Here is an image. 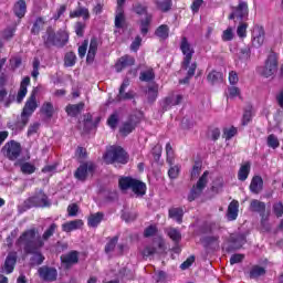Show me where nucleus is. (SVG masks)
<instances>
[{"mask_svg":"<svg viewBox=\"0 0 283 283\" xmlns=\"http://www.w3.org/2000/svg\"><path fill=\"white\" fill-rule=\"evenodd\" d=\"M251 211H255L256 213H261V224L262 227H266V222H269V216L264 214L266 211V205L260 200H252L250 203Z\"/></svg>","mask_w":283,"mask_h":283,"instance_id":"obj_11","label":"nucleus"},{"mask_svg":"<svg viewBox=\"0 0 283 283\" xmlns=\"http://www.w3.org/2000/svg\"><path fill=\"white\" fill-rule=\"evenodd\" d=\"M96 52H98V39L92 38L88 52L86 55V62L87 63H94V59H96Z\"/></svg>","mask_w":283,"mask_h":283,"instance_id":"obj_18","label":"nucleus"},{"mask_svg":"<svg viewBox=\"0 0 283 283\" xmlns=\"http://www.w3.org/2000/svg\"><path fill=\"white\" fill-rule=\"evenodd\" d=\"M122 218L125 222H134L138 218V213L136 211H127L122 214Z\"/></svg>","mask_w":283,"mask_h":283,"instance_id":"obj_49","label":"nucleus"},{"mask_svg":"<svg viewBox=\"0 0 283 283\" xmlns=\"http://www.w3.org/2000/svg\"><path fill=\"white\" fill-rule=\"evenodd\" d=\"M41 112L46 118H52V116H54V105L50 102H45L41 107Z\"/></svg>","mask_w":283,"mask_h":283,"instance_id":"obj_36","label":"nucleus"},{"mask_svg":"<svg viewBox=\"0 0 283 283\" xmlns=\"http://www.w3.org/2000/svg\"><path fill=\"white\" fill-rule=\"evenodd\" d=\"M2 154L9 160H17L21 156V144L11 140L2 147Z\"/></svg>","mask_w":283,"mask_h":283,"instance_id":"obj_8","label":"nucleus"},{"mask_svg":"<svg viewBox=\"0 0 283 283\" xmlns=\"http://www.w3.org/2000/svg\"><path fill=\"white\" fill-rule=\"evenodd\" d=\"M247 28H249V24L242 22L239 24L237 29V34L240 36V39H244L247 36Z\"/></svg>","mask_w":283,"mask_h":283,"instance_id":"obj_54","label":"nucleus"},{"mask_svg":"<svg viewBox=\"0 0 283 283\" xmlns=\"http://www.w3.org/2000/svg\"><path fill=\"white\" fill-rule=\"evenodd\" d=\"M107 125L111 129H116L118 125V113H114L108 117Z\"/></svg>","mask_w":283,"mask_h":283,"instance_id":"obj_50","label":"nucleus"},{"mask_svg":"<svg viewBox=\"0 0 283 283\" xmlns=\"http://www.w3.org/2000/svg\"><path fill=\"white\" fill-rule=\"evenodd\" d=\"M167 235L172 240V242H179L182 240V234H180V231L176 228H169L167 230Z\"/></svg>","mask_w":283,"mask_h":283,"instance_id":"obj_40","label":"nucleus"},{"mask_svg":"<svg viewBox=\"0 0 283 283\" xmlns=\"http://www.w3.org/2000/svg\"><path fill=\"white\" fill-rule=\"evenodd\" d=\"M273 210H274L275 216H277V218H282V216H283V205H282V202L275 203L273 206Z\"/></svg>","mask_w":283,"mask_h":283,"instance_id":"obj_64","label":"nucleus"},{"mask_svg":"<svg viewBox=\"0 0 283 283\" xmlns=\"http://www.w3.org/2000/svg\"><path fill=\"white\" fill-rule=\"evenodd\" d=\"M139 78L140 81H144L146 83L149 81H154L155 78L154 70L149 69L147 71L142 72Z\"/></svg>","mask_w":283,"mask_h":283,"instance_id":"obj_46","label":"nucleus"},{"mask_svg":"<svg viewBox=\"0 0 283 283\" xmlns=\"http://www.w3.org/2000/svg\"><path fill=\"white\" fill-rule=\"evenodd\" d=\"M155 34L159 39H169V27L167 24H161L157 28Z\"/></svg>","mask_w":283,"mask_h":283,"instance_id":"obj_39","label":"nucleus"},{"mask_svg":"<svg viewBox=\"0 0 283 283\" xmlns=\"http://www.w3.org/2000/svg\"><path fill=\"white\" fill-rule=\"evenodd\" d=\"M179 175H180V166H172L168 170V176L169 178H171V180H176V178H178Z\"/></svg>","mask_w":283,"mask_h":283,"instance_id":"obj_56","label":"nucleus"},{"mask_svg":"<svg viewBox=\"0 0 283 283\" xmlns=\"http://www.w3.org/2000/svg\"><path fill=\"white\" fill-rule=\"evenodd\" d=\"M14 32H17V29L14 28H7L3 32H2V36L4 39H12L14 36Z\"/></svg>","mask_w":283,"mask_h":283,"instance_id":"obj_62","label":"nucleus"},{"mask_svg":"<svg viewBox=\"0 0 283 283\" xmlns=\"http://www.w3.org/2000/svg\"><path fill=\"white\" fill-rule=\"evenodd\" d=\"M116 244H118V237H114L113 239H111L106 247H105V251L107 253H112V251H114V249H116Z\"/></svg>","mask_w":283,"mask_h":283,"instance_id":"obj_52","label":"nucleus"},{"mask_svg":"<svg viewBox=\"0 0 283 283\" xmlns=\"http://www.w3.org/2000/svg\"><path fill=\"white\" fill-rule=\"evenodd\" d=\"M276 73L277 59H275V55H270L265 62V65L259 69V74H261V76H264V78H270V76H273Z\"/></svg>","mask_w":283,"mask_h":283,"instance_id":"obj_9","label":"nucleus"},{"mask_svg":"<svg viewBox=\"0 0 283 283\" xmlns=\"http://www.w3.org/2000/svg\"><path fill=\"white\" fill-rule=\"evenodd\" d=\"M36 107H39V104L36 103V91H33L23 107L21 122L15 124L17 132H21L25 128V125H28V122L30 120V115L36 112Z\"/></svg>","mask_w":283,"mask_h":283,"instance_id":"obj_3","label":"nucleus"},{"mask_svg":"<svg viewBox=\"0 0 283 283\" xmlns=\"http://www.w3.org/2000/svg\"><path fill=\"white\" fill-rule=\"evenodd\" d=\"M33 256H32V262L33 264H43V260H45V256H43V254H41L39 252V250L35 252V253H31Z\"/></svg>","mask_w":283,"mask_h":283,"instance_id":"obj_58","label":"nucleus"},{"mask_svg":"<svg viewBox=\"0 0 283 283\" xmlns=\"http://www.w3.org/2000/svg\"><path fill=\"white\" fill-rule=\"evenodd\" d=\"M85 107V104L80 103V104H69L65 108V112L69 116H78L81 112H83V108Z\"/></svg>","mask_w":283,"mask_h":283,"instance_id":"obj_24","label":"nucleus"},{"mask_svg":"<svg viewBox=\"0 0 283 283\" xmlns=\"http://www.w3.org/2000/svg\"><path fill=\"white\" fill-rule=\"evenodd\" d=\"M56 229H59V226L56 223H52L42 234L41 240L42 242H48L52 235L56 232Z\"/></svg>","mask_w":283,"mask_h":283,"instance_id":"obj_34","label":"nucleus"},{"mask_svg":"<svg viewBox=\"0 0 283 283\" xmlns=\"http://www.w3.org/2000/svg\"><path fill=\"white\" fill-rule=\"evenodd\" d=\"M17 247L23 249L24 253H36L45 247V242L41 239L39 229L30 228L24 230L17 240Z\"/></svg>","mask_w":283,"mask_h":283,"instance_id":"obj_1","label":"nucleus"},{"mask_svg":"<svg viewBox=\"0 0 283 283\" xmlns=\"http://www.w3.org/2000/svg\"><path fill=\"white\" fill-rule=\"evenodd\" d=\"M157 8L161 10V12H169L171 10V0H157Z\"/></svg>","mask_w":283,"mask_h":283,"instance_id":"obj_42","label":"nucleus"},{"mask_svg":"<svg viewBox=\"0 0 283 283\" xmlns=\"http://www.w3.org/2000/svg\"><path fill=\"white\" fill-rule=\"evenodd\" d=\"M223 75L221 72L212 71L208 74V81L212 85H216V83H222Z\"/></svg>","mask_w":283,"mask_h":283,"instance_id":"obj_35","label":"nucleus"},{"mask_svg":"<svg viewBox=\"0 0 283 283\" xmlns=\"http://www.w3.org/2000/svg\"><path fill=\"white\" fill-rule=\"evenodd\" d=\"M115 28L123 29L125 28V11L123 8H117L115 15Z\"/></svg>","mask_w":283,"mask_h":283,"instance_id":"obj_33","label":"nucleus"},{"mask_svg":"<svg viewBox=\"0 0 283 283\" xmlns=\"http://www.w3.org/2000/svg\"><path fill=\"white\" fill-rule=\"evenodd\" d=\"M209 182V171L206 170L202 176L199 178L197 184L192 186L189 195H188V201L193 202V200H198L202 196V192L205 191V188L207 187Z\"/></svg>","mask_w":283,"mask_h":283,"instance_id":"obj_6","label":"nucleus"},{"mask_svg":"<svg viewBox=\"0 0 283 283\" xmlns=\"http://www.w3.org/2000/svg\"><path fill=\"white\" fill-rule=\"evenodd\" d=\"M227 98H238V96H240V88L235 87V86H231L228 88L227 93Z\"/></svg>","mask_w":283,"mask_h":283,"instance_id":"obj_51","label":"nucleus"},{"mask_svg":"<svg viewBox=\"0 0 283 283\" xmlns=\"http://www.w3.org/2000/svg\"><path fill=\"white\" fill-rule=\"evenodd\" d=\"M264 185V181L262 180V177L255 176L252 178V181L250 184V190L252 193H260L262 191V187Z\"/></svg>","mask_w":283,"mask_h":283,"instance_id":"obj_27","label":"nucleus"},{"mask_svg":"<svg viewBox=\"0 0 283 283\" xmlns=\"http://www.w3.org/2000/svg\"><path fill=\"white\" fill-rule=\"evenodd\" d=\"M224 187V179L221 177H218L213 182H212V188L211 190L214 191V193H220V190Z\"/></svg>","mask_w":283,"mask_h":283,"instance_id":"obj_48","label":"nucleus"},{"mask_svg":"<svg viewBox=\"0 0 283 283\" xmlns=\"http://www.w3.org/2000/svg\"><path fill=\"white\" fill-rule=\"evenodd\" d=\"M94 164H83L76 169L74 176L77 180H87V177L94 174Z\"/></svg>","mask_w":283,"mask_h":283,"instance_id":"obj_12","label":"nucleus"},{"mask_svg":"<svg viewBox=\"0 0 283 283\" xmlns=\"http://www.w3.org/2000/svg\"><path fill=\"white\" fill-rule=\"evenodd\" d=\"M70 35H67L66 31L60 30L55 33V46L63 48L65 43H67Z\"/></svg>","mask_w":283,"mask_h":283,"instance_id":"obj_26","label":"nucleus"},{"mask_svg":"<svg viewBox=\"0 0 283 283\" xmlns=\"http://www.w3.org/2000/svg\"><path fill=\"white\" fill-rule=\"evenodd\" d=\"M40 277L42 280H45L46 282H54L56 280L59 272H56V269L49 268V266H42L39 269Z\"/></svg>","mask_w":283,"mask_h":283,"instance_id":"obj_15","label":"nucleus"},{"mask_svg":"<svg viewBox=\"0 0 283 283\" xmlns=\"http://www.w3.org/2000/svg\"><path fill=\"white\" fill-rule=\"evenodd\" d=\"M87 45L88 42L85 40L81 46H78V56L80 59H84V56L87 54Z\"/></svg>","mask_w":283,"mask_h":283,"instance_id":"obj_60","label":"nucleus"},{"mask_svg":"<svg viewBox=\"0 0 283 283\" xmlns=\"http://www.w3.org/2000/svg\"><path fill=\"white\" fill-rule=\"evenodd\" d=\"M180 50L184 54L181 67L184 70H187V77L180 80L179 83L186 84L189 83L191 76L196 74V69L198 67V64H196V62L191 63V59H193V54L196 53V51L193 50V45H191L186 36L181 38Z\"/></svg>","mask_w":283,"mask_h":283,"instance_id":"obj_2","label":"nucleus"},{"mask_svg":"<svg viewBox=\"0 0 283 283\" xmlns=\"http://www.w3.org/2000/svg\"><path fill=\"white\" fill-rule=\"evenodd\" d=\"M103 218H105V214L103 212L93 213L87 219L88 227H92L93 229H96L103 222Z\"/></svg>","mask_w":283,"mask_h":283,"instance_id":"obj_23","label":"nucleus"},{"mask_svg":"<svg viewBox=\"0 0 283 283\" xmlns=\"http://www.w3.org/2000/svg\"><path fill=\"white\" fill-rule=\"evenodd\" d=\"M28 85H30V76H27L22 80L20 90L17 95V103H23V99L28 95Z\"/></svg>","mask_w":283,"mask_h":283,"instance_id":"obj_21","label":"nucleus"},{"mask_svg":"<svg viewBox=\"0 0 283 283\" xmlns=\"http://www.w3.org/2000/svg\"><path fill=\"white\" fill-rule=\"evenodd\" d=\"M268 147H271V149H277L280 147V139H277V136L274 134H271L268 136Z\"/></svg>","mask_w":283,"mask_h":283,"instance_id":"obj_45","label":"nucleus"},{"mask_svg":"<svg viewBox=\"0 0 283 283\" xmlns=\"http://www.w3.org/2000/svg\"><path fill=\"white\" fill-rule=\"evenodd\" d=\"M240 203L237 200L230 202L228 207V220H237L238 219V209Z\"/></svg>","mask_w":283,"mask_h":283,"instance_id":"obj_28","label":"nucleus"},{"mask_svg":"<svg viewBox=\"0 0 283 283\" xmlns=\"http://www.w3.org/2000/svg\"><path fill=\"white\" fill-rule=\"evenodd\" d=\"M127 160H129L127 153L125 151V149L118 146L111 147L104 155V161L106 163V165H112L114 163L127 165Z\"/></svg>","mask_w":283,"mask_h":283,"instance_id":"obj_5","label":"nucleus"},{"mask_svg":"<svg viewBox=\"0 0 283 283\" xmlns=\"http://www.w3.org/2000/svg\"><path fill=\"white\" fill-rule=\"evenodd\" d=\"M140 119L136 115H130L128 120H126L123 126L120 127L119 132L123 134V136H129V134L133 133L134 129H136V125Z\"/></svg>","mask_w":283,"mask_h":283,"instance_id":"obj_13","label":"nucleus"},{"mask_svg":"<svg viewBox=\"0 0 283 283\" xmlns=\"http://www.w3.org/2000/svg\"><path fill=\"white\" fill-rule=\"evenodd\" d=\"M83 227V220L75 219L73 221H67L62 224V231L65 233H72V231H76Z\"/></svg>","mask_w":283,"mask_h":283,"instance_id":"obj_19","label":"nucleus"},{"mask_svg":"<svg viewBox=\"0 0 283 283\" xmlns=\"http://www.w3.org/2000/svg\"><path fill=\"white\" fill-rule=\"evenodd\" d=\"M180 103H182V95H177V96H172V97H167L164 101L163 107L165 109V112H167V109H169V107L174 106V105H180Z\"/></svg>","mask_w":283,"mask_h":283,"instance_id":"obj_29","label":"nucleus"},{"mask_svg":"<svg viewBox=\"0 0 283 283\" xmlns=\"http://www.w3.org/2000/svg\"><path fill=\"white\" fill-rule=\"evenodd\" d=\"M14 264H17V254L15 252H11L4 261V265L2 268L3 273H12L14 271Z\"/></svg>","mask_w":283,"mask_h":283,"instance_id":"obj_17","label":"nucleus"},{"mask_svg":"<svg viewBox=\"0 0 283 283\" xmlns=\"http://www.w3.org/2000/svg\"><path fill=\"white\" fill-rule=\"evenodd\" d=\"M151 23V15H146L140 22V33L145 36L149 32V24Z\"/></svg>","mask_w":283,"mask_h":283,"instance_id":"obj_43","label":"nucleus"},{"mask_svg":"<svg viewBox=\"0 0 283 283\" xmlns=\"http://www.w3.org/2000/svg\"><path fill=\"white\" fill-rule=\"evenodd\" d=\"M62 264H65V266H72V264L78 263V252L77 251H71L67 254H63L61 256Z\"/></svg>","mask_w":283,"mask_h":283,"instance_id":"obj_20","label":"nucleus"},{"mask_svg":"<svg viewBox=\"0 0 283 283\" xmlns=\"http://www.w3.org/2000/svg\"><path fill=\"white\" fill-rule=\"evenodd\" d=\"M78 17H83L84 21H87V19H90V10L80 6L76 10L70 12L71 19H76Z\"/></svg>","mask_w":283,"mask_h":283,"instance_id":"obj_25","label":"nucleus"},{"mask_svg":"<svg viewBox=\"0 0 283 283\" xmlns=\"http://www.w3.org/2000/svg\"><path fill=\"white\" fill-rule=\"evenodd\" d=\"M119 188L123 191H127V189H132L135 196H145L147 193V185L145 182L134 179L132 177H124L119 179Z\"/></svg>","mask_w":283,"mask_h":283,"instance_id":"obj_4","label":"nucleus"},{"mask_svg":"<svg viewBox=\"0 0 283 283\" xmlns=\"http://www.w3.org/2000/svg\"><path fill=\"white\" fill-rule=\"evenodd\" d=\"M247 242L244 234L238 235L234 240V249H241V247Z\"/></svg>","mask_w":283,"mask_h":283,"instance_id":"obj_61","label":"nucleus"},{"mask_svg":"<svg viewBox=\"0 0 283 283\" xmlns=\"http://www.w3.org/2000/svg\"><path fill=\"white\" fill-rule=\"evenodd\" d=\"M13 12L18 19H23L25 17V12H28V6L24 0H19L13 8Z\"/></svg>","mask_w":283,"mask_h":283,"instance_id":"obj_22","label":"nucleus"},{"mask_svg":"<svg viewBox=\"0 0 283 283\" xmlns=\"http://www.w3.org/2000/svg\"><path fill=\"white\" fill-rule=\"evenodd\" d=\"M43 41L46 48H52V45H55L56 33L52 29H48L45 35H43Z\"/></svg>","mask_w":283,"mask_h":283,"instance_id":"obj_31","label":"nucleus"},{"mask_svg":"<svg viewBox=\"0 0 283 283\" xmlns=\"http://www.w3.org/2000/svg\"><path fill=\"white\" fill-rule=\"evenodd\" d=\"M252 45L254 48H262L264 45V28L254 25L252 29Z\"/></svg>","mask_w":283,"mask_h":283,"instance_id":"obj_14","label":"nucleus"},{"mask_svg":"<svg viewBox=\"0 0 283 283\" xmlns=\"http://www.w3.org/2000/svg\"><path fill=\"white\" fill-rule=\"evenodd\" d=\"M20 170L22 171V174L30 176L36 171V167L34 166V164H30L27 161L20 164Z\"/></svg>","mask_w":283,"mask_h":283,"instance_id":"obj_37","label":"nucleus"},{"mask_svg":"<svg viewBox=\"0 0 283 283\" xmlns=\"http://www.w3.org/2000/svg\"><path fill=\"white\" fill-rule=\"evenodd\" d=\"M249 174H251V164L245 163L239 169L238 180H241V182H244V180H247V178H249Z\"/></svg>","mask_w":283,"mask_h":283,"instance_id":"obj_30","label":"nucleus"},{"mask_svg":"<svg viewBox=\"0 0 283 283\" xmlns=\"http://www.w3.org/2000/svg\"><path fill=\"white\" fill-rule=\"evenodd\" d=\"M64 65L66 67H74V65H76V54H74V52H69L65 54Z\"/></svg>","mask_w":283,"mask_h":283,"instance_id":"obj_41","label":"nucleus"},{"mask_svg":"<svg viewBox=\"0 0 283 283\" xmlns=\"http://www.w3.org/2000/svg\"><path fill=\"white\" fill-rule=\"evenodd\" d=\"M166 154H167V163L170 165H174V148L171 147L170 143L166 145Z\"/></svg>","mask_w":283,"mask_h":283,"instance_id":"obj_55","label":"nucleus"},{"mask_svg":"<svg viewBox=\"0 0 283 283\" xmlns=\"http://www.w3.org/2000/svg\"><path fill=\"white\" fill-rule=\"evenodd\" d=\"M147 95H148V99L154 103V101H156V98H158V85L153 84L148 87L147 91Z\"/></svg>","mask_w":283,"mask_h":283,"instance_id":"obj_44","label":"nucleus"},{"mask_svg":"<svg viewBox=\"0 0 283 283\" xmlns=\"http://www.w3.org/2000/svg\"><path fill=\"white\" fill-rule=\"evenodd\" d=\"M247 17H249V4L240 0L238 7L232 8V13L229 15V19H240L242 21V19H247Z\"/></svg>","mask_w":283,"mask_h":283,"instance_id":"obj_10","label":"nucleus"},{"mask_svg":"<svg viewBox=\"0 0 283 283\" xmlns=\"http://www.w3.org/2000/svg\"><path fill=\"white\" fill-rule=\"evenodd\" d=\"M134 63H136V60H134V57H132V55H124L115 64V70H116V72H123V70H125V67H132V65H134Z\"/></svg>","mask_w":283,"mask_h":283,"instance_id":"obj_16","label":"nucleus"},{"mask_svg":"<svg viewBox=\"0 0 283 283\" xmlns=\"http://www.w3.org/2000/svg\"><path fill=\"white\" fill-rule=\"evenodd\" d=\"M182 216H185V210H182V208H171L169 210V218L176 220L178 224L182 223Z\"/></svg>","mask_w":283,"mask_h":283,"instance_id":"obj_32","label":"nucleus"},{"mask_svg":"<svg viewBox=\"0 0 283 283\" xmlns=\"http://www.w3.org/2000/svg\"><path fill=\"white\" fill-rule=\"evenodd\" d=\"M24 206L28 209H32V207H50V201L48 200V195L44 193L43 190H36L33 196L24 201Z\"/></svg>","mask_w":283,"mask_h":283,"instance_id":"obj_7","label":"nucleus"},{"mask_svg":"<svg viewBox=\"0 0 283 283\" xmlns=\"http://www.w3.org/2000/svg\"><path fill=\"white\" fill-rule=\"evenodd\" d=\"M222 41H233V29L228 28L222 33Z\"/></svg>","mask_w":283,"mask_h":283,"instance_id":"obj_59","label":"nucleus"},{"mask_svg":"<svg viewBox=\"0 0 283 283\" xmlns=\"http://www.w3.org/2000/svg\"><path fill=\"white\" fill-rule=\"evenodd\" d=\"M223 134L226 136V140H231V138H233V136H235V134H238V128H235L233 126L230 128H226Z\"/></svg>","mask_w":283,"mask_h":283,"instance_id":"obj_57","label":"nucleus"},{"mask_svg":"<svg viewBox=\"0 0 283 283\" xmlns=\"http://www.w3.org/2000/svg\"><path fill=\"white\" fill-rule=\"evenodd\" d=\"M266 273V270L260 265H254L250 271V277L255 280L258 277H262Z\"/></svg>","mask_w":283,"mask_h":283,"instance_id":"obj_38","label":"nucleus"},{"mask_svg":"<svg viewBox=\"0 0 283 283\" xmlns=\"http://www.w3.org/2000/svg\"><path fill=\"white\" fill-rule=\"evenodd\" d=\"M158 233V228L156 226H149L144 231V238H154Z\"/></svg>","mask_w":283,"mask_h":283,"instance_id":"obj_53","label":"nucleus"},{"mask_svg":"<svg viewBox=\"0 0 283 283\" xmlns=\"http://www.w3.org/2000/svg\"><path fill=\"white\" fill-rule=\"evenodd\" d=\"M45 25V21L42 18H38L33 24L32 33L39 34L41 30H43V27Z\"/></svg>","mask_w":283,"mask_h":283,"instance_id":"obj_47","label":"nucleus"},{"mask_svg":"<svg viewBox=\"0 0 283 283\" xmlns=\"http://www.w3.org/2000/svg\"><path fill=\"white\" fill-rule=\"evenodd\" d=\"M75 33L78 36H83V34H85V24H83V22H77L75 24Z\"/></svg>","mask_w":283,"mask_h":283,"instance_id":"obj_63","label":"nucleus"}]
</instances>
